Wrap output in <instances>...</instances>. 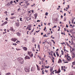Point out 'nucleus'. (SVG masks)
I'll return each mask as SVG.
<instances>
[{
	"mask_svg": "<svg viewBox=\"0 0 75 75\" xmlns=\"http://www.w3.org/2000/svg\"><path fill=\"white\" fill-rule=\"evenodd\" d=\"M23 49L24 51H26L27 50V48L26 47H23Z\"/></svg>",
	"mask_w": 75,
	"mask_h": 75,
	"instance_id": "obj_10",
	"label": "nucleus"
},
{
	"mask_svg": "<svg viewBox=\"0 0 75 75\" xmlns=\"http://www.w3.org/2000/svg\"><path fill=\"white\" fill-rule=\"evenodd\" d=\"M38 57H39V58L40 59V60L41 59V57H40V55H38Z\"/></svg>",
	"mask_w": 75,
	"mask_h": 75,
	"instance_id": "obj_29",
	"label": "nucleus"
},
{
	"mask_svg": "<svg viewBox=\"0 0 75 75\" xmlns=\"http://www.w3.org/2000/svg\"><path fill=\"white\" fill-rule=\"evenodd\" d=\"M64 21H66V18H64Z\"/></svg>",
	"mask_w": 75,
	"mask_h": 75,
	"instance_id": "obj_45",
	"label": "nucleus"
},
{
	"mask_svg": "<svg viewBox=\"0 0 75 75\" xmlns=\"http://www.w3.org/2000/svg\"><path fill=\"white\" fill-rule=\"evenodd\" d=\"M72 58H74V57H75V53H73V54H72Z\"/></svg>",
	"mask_w": 75,
	"mask_h": 75,
	"instance_id": "obj_15",
	"label": "nucleus"
},
{
	"mask_svg": "<svg viewBox=\"0 0 75 75\" xmlns=\"http://www.w3.org/2000/svg\"><path fill=\"white\" fill-rule=\"evenodd\" d=\"M59 73H58V71H56L55 72V74H58Z\"/></svg>",
	"mask_w": 75,
	"mask_h": 75,
	"instance_id": "obj_56",
	"label": "nucleus"
},
{
	"mask_svg": "<svg viewBox=\"0 0 75 75\" xmlns=\"http://www.w3.org/2000/svg\"><path fill=\"white\" fill-rule=\"evenodd\" d=\"M53 53H52V54H50L52 57V58H53V59L54 60V57H53V55L52 54Z\"/></svg>",
	"mask_w": 75,
	"mask_h": 75,
	"instance_id": "obj_25",
	"label": "nucleus"
},
{
	"mask_svg": "<svg viewBox=\"0 0 75 75\" xmlns=\"http://www.w3.org/2000/svg\"><path fill=\"white\" fill-rule=\"evenodd\" d=\"M65 63H68V62H64V63L65 64Z\"/></svg>",
	"mask_w": 75,
	"mask_h": 75,
	"instance_id": "obj_59",
	"label": "nucleus"
},
{
	"mask_svg": "<svg viewBox=\"0 0 75 75\" xmlns=\"http://www.w3.org/2000/svg\"><path fill=\"white\" fill-rule=\"evenodd\" d=\"M9 30H10L11 31H13L14 32L15 31V30H14V28H13V27H10V29H9Z\"/></svg>",
	"mask_w": 75,
	"mask_h": 75,
	"instance_id": "obj_4",
	"label": "nucleus"
},
{
	"mask_svg": "<svg viewBox=\"0 0 75 75\" xmlns=\"http://www.w3.org/2000/svg\"><path fill=\"white\" fill-rule=\"evenodd\" d=\"M49 67H50L49 66H48V67H47L46 66H45V68H48Z\"/></svg>",
	"mask_w": 75,
	"mask_h": 75,
	"instance_id": "obj_39",
	"label": "nucleus"
},
{
	"mask_svg": "<svg viewBox=\"0 0 75 75\" xmlns=\"http://www.w3.org/2000/svg\"><path fill=\"white\" fill-rule=\"evenodd\" d=\"M16 34L18 36H19V37H20V36H21V33H19V32L16 33Z\"/></svg>",
	"mask_w": 75,
	"mask_h": 75,
	"instance_id": "obj_13",
	"label": "nucleus"
},
{
	"mask_svg": "<svg viewBox=\"0 0 75 75\" xmlns=\"http://www.w3.org/2000/svg\"><path fill=\"white\" fill-rule=\"evenodd\" d=\"M52 62H54V60H53V59H52Z\"/></svg>",
	"mask_w": 75,
	"mask_h": 75,
	"instance_id": "obj_50",
	"label": "nucleus"
},
{
	"mask_svg": "<svg viewBox=\"0 0 75 75\" xmlns=\"http://www.w3.org/2000/svg\"><path fill=\"white\" fill-rule=\"evenodd\" d=\"M34 11H33V10H32V11H32V13H34Z\"/></svg>",
	"mask_w": 75,
	"mask_h": 75,
	"instance_id": "obj_58",
	"label": "nucleus"
},
{
	"mask_svg": "<svg viewBox=\"0 0 75 75\" xmlns=\"http://www.w3.org/2000/svg\"><path fill=\"white\" fill-rule=\"evenodd\" d=\"M10 4H7V6H10Z\"/></svg>",
	"mask_w": 75,
	"mask_h": 75,
	"instance_id": "obj_49",
	"label": "nucleus"
},
{
	"mask_svg": "<svg viewBox=\"0 0 75 75\" xmlns=\"http://www.w3.org/2000/svg\"><path fill=\"white\" fill-rule=\"evenodd\" d=\"M40 45L39 44H38V49H39V51H40Z\"/></svg>",
	"mask_w": 75,
	"mask_h": 75,
	"instance_id": "obj_20",
	"label": "nucleus"
},
{
	"mask_svg": "<svg viewBox=\"0 0 75 75\" xmlns=\"http://www.w3.org/2000/svg\"><path fill=\"white\" fill-rule=\"evenodd\" d=\"M34 28H33L32 30L31 31L30 33H33V32L34 31Z\"/></svg>",
	"mask_w": 75,
	"mask_h": 75,
	"instance_id": "obj_27",
	"label": "nucleus"
},
{
	"mask_svg": "<svg viewBox=\"0 0 75 75\" xmlns=\"http://www.w3.org/2000/svg\"><path fill=\"white\" fill-rule=\"evenodd\" d=\"M28 27L29 28H31V25H28Z\"/></svg>",
	"mask_w": 75,
	"mask_h": 75,
	"instance_id": "obj_31",
	"label": "nucleus"
},
{
	"mask_svg": "<svg viewBox=\"0 0 75 75\" xmlns=\"http://www.w3.org/2000/svg\"><path fill=\"white\" fill-rule=\"evenodd\" d=\"M18 40V39L16 38H12L11 39V40L12 41H14V42H15V41H16V40Z\"/></svg>",
	"mask_w": 75,
	"mask_h": 75,
	"instance_id": "obj_7",
	"label": "nucleus"
},
{
	"mask_svg": "<svg viewBox=\"0 0 75 75\" xmlns=\"http://www.w3.org/2000/svg\"><path fill=\"white\" fill-rule=\"evenodd\" d=\"M40 21H41L39 20H38L37 21V22H40Z\"/></svg>",
	"mask_w": 75,
	"mask_h": 75,
	"instance_id": "obj_48",
	"label": "nucleus"
},
{
	"mask_svg": "<svg viewBox=\"0 0 75 75\" xmlns=\"http://www.w3.org/2000/svg\"><path fill=\"white\" fill-rule=\"evenodd\" d=\"M74 23V19H73L72 21V23Z\"/></svg>",
	"mask_w": 75,
	"mask_h": 75,
	"instance_id": "obj_57",
	"label": "nucleus"
},
{
	"mask_svg": "<svg viewBox=\"0 0 75 75\" xmlns=\"http://www.w3.org/2000/svg\"><path fill=\"white\" fill-rule=\"evenodd\" d=\"M46 27H45V28L43 30L44 31H45V30H46Z\"/></svg>",
	"mask_w": 75,
	"mask_h": 75,
	"instance_id": "obj_33",
	"label": "nucleus"
},
{
	"mask_svg": "<svg viewBox=\"0 0 75 75\" xmlns=\"http://www.w3.org/2000/svg\"><path fill=\"white\" fill-rule=\"evenodd\" d=\"M8 22L7 21H5L4 23H3L1 25V26H3V25H6V24H7Z\"/></svg>",
	"mask_w": 75,
	"mask_h": 75,
	"instance_id": "obj_8",
	"label": "nucleus"
},
{
	"mask_svg": "<svg viewBox=\"0 0 75 75\" xmlns=\"http://www.w3.org/2000/svg\"><path fill=\"white\" fill-rule=\"evenodd\" d=\"M13 1H11L10 2V4H13Z\"/></svg>",
	"mask_w": 75,
	"mask_h": 75,
	"instance_id": "obj_36",
	"label": "nucleus"
},
{
	"mask_svg": "<svg viewBox=\"0 0 75 75\" xmlns=\"http://www.w3.org/2000/svg\"><path fill=\"white\" fill-rule=\"evenodd\" d=\"M60 13H63V12L62 11H60Z\"/></svg>",
	"mask_w": 75,
	"mask_h": 75,
	"instance_id": "obj_53",
	"label": "nucleus"
},
{
	"mask_svg": "<svg viewBox=\"0 0 75 75\" xmlns=\"http://www.w3.org/2000/svg\"><path fill=\"white\" fill-rule=\"evenodd\" d=\"M32 50L33 51H35V50H34V47L32 48Z\"/></svg>",
	"mask_w": 75,
	"mask_h": 75,
	"instance_id": "obj_38",
	"label": "nucleus"
},
{
	"mask_svg": "<svg viewBox=\"0 0 75 75\" xmlns=\"http://www.w3.org/2000/svg\"><path fill=\"white\" fill-rule=\"evenodd\" d=\"M40 30H38V31H36V33H38V32H40Z\"/></svg>",
	"mask_w": 75,
	"mask_h": 75,
	"instance_id": "obj_51",
	"label": "nucleus"
},
{
	"mask_svg": "<svg viewBox=\"0 0 75 75\" xmlns=\"http://www.w3.org/2000/svg\"><path fill=\"white\" fill-rule=\"evenodd\" d=\"M63 66H62L61 67V70H63Z\"/></svg>",
	"mask_w": 75,
	"mask_h": 75,
	"instance_id": "obj_41",
	"label": "nucleus"
},
{
	"mask_svg": "<svg viewBox=\"0 0 75 75\" xmlns=\"http://www.w3.org/2000/svg\"><path fill=\"white\" fill-rule=\"evenodd\" d=\"M17 45V44H16V43H15L14 45H15V46Z\"/></svg>",
	"mask_w": 75,
	"mask_h": 75,
	"instance_id": "obj_63",
	"label": "nucleus"
},
{
	"mask_svg": "<svg viewBox=\"0 0 75 75\" xmlns=\"http://www.w3.org/2000/svg\"><path fill=\"white\" fill-rule=\"evenodd\" d=\"M50 72H52V71H53V68L51 67L50 69Z\"/></svg>",
	"mask_w": 75,
	"mask_h": 75,
	"instance_id": "obj_16",
	"label": "nucleus"
},
{
	"mask_svg": "<svg viewBox=\"0 0 75 75\" xmlns=\"http://www.w3.org/2000/svg\"><path fill=\"white\" fill-rule=\"evenodd\" d=\"M28 5H30V4H29V3H27V5L28 6Z\"/></svg>",
	"mask_w": 75,
	"mask_h": 75,
	"instance_id": "obj_52",
	"label": "nucleus"
},
{
	"mask_svg": "<svg viewBox=\"0 0 75 75\" xmlns=\"http://www.w3.org/2000/svg\"><path fill=\"white\" fill-rule=\"evenodd\" d=\"M57 27V26L54 25L53 27V28H56Z\"/></svg>",
	"mask_w": 75,
	"mask_h": 75,
	"instance_id": "obj_43",
	"label": "nucleus"
},
{
	"mask_svg": "<svg viewBox=\"0 0 75 75\" xmlns=\"http://www.w3.org/2000/svg\"><path fill=\"white\" fill-rule=\"evenodd\" d=\"M18 60L19 62L21 63V64H23L24 62V60L23 58L21 57H19L18 58Z\"/></svg>",
	"mask_w": 75,
	"mask_h": 75,
	"instance_id": "obj_1",
	"label": "nucleus"
},
{
	"mask_svg": "<svg viewBox=\"0 0 75 75\" xmlns=\"http://www.w3.org/2000/svg\"><path fill=\"white\" fill-rule=\"evenodd\" d=\"M56 54L57 56L58 57H59V54H58V52H56Z\"/></svg>",
	"mask_w": 75,
	"mask_h": 75,
	"instance_id": "obj_24",
	"label": "nucleus"
},
{
	"mask_svg": "<svg viewBox=\"0 0 75 75\" xmlns=\"http://www.w3.org/2000/svg\"><path fill=\"white\" fill-rule=\"evenodd\" d=\"M25 70L26 72H30V68L26 67L25 68Z\"/></svg>",
	"mask_w": 75,
	"mask_h": 75,
	"instance_id": "obj_2",
	"label": "nucleus"
},
{
	"mask_svg": "<svg viewBox=\"0 0 75 75\" xmlns=\"http://www.w3.org/2000/svg\"><path fill=\"white\" fill-rule=\"evenodd\" d=\"M66 44L67 46H69V45L67 42H66Z\"/></svg>",
	"mask_w": 75,
	"mask_h": 75,
	"instance_id": "obj_30",
	"label": "nucleus"
},
{
	"mask_svg": "<svg viewBox=\"0 0 75 75\" xmlns=\"http://www.w3.org/2000/svg\"><path fill=\"white\" fill-rule=\"evenodd\" d=\"M16 50H17V51H19V50H20L21 49H20L16 48Z\"/></svg>",
	"mask_w": 75,
	"mask_h": 75,
	"instance_id": "obj_35",
	"label": "nucleus"
},
{
	"mask_svg": "<svg viewBox=\"0 0 75 75\" xmlns=\"http://www.w3.org/2000/svg\"><path fill=\"white\" fill-rule=\"evenodd\" d=\"M16 17L14 16H12L10 18V19H14V18H15Z\"/></svg>",
	"mask_w": 75,
	"mask_h": 75,
	"instance_id": "obj_19",
	"label": "nucleus"
},
{
	"mask_svg": "<svg viewBox=\"0 0 75 75\" xmlns=\"http://www.w3.org/2000/svg\"><path fill=\"white\" fill-rule=\"evenodd\" d=\"M30 59V57L28 56H26L25 57V59Z\"/></svg>",
	"mask_w": 75,
	"mask_h": 75,
	"instance_id": "obj_5",
	"label": "nucleus"
},
{
	"mask_svg": "<svg viewBox=\"0 0 75 75\" xmlns=\"http://www.w3.org/2000/svg\"><path fill=\"white\" fill-rule=\"evenodd\" d=\"M57 72L59 73L61 72V70H60V69H58Z\"/></svg>",
	"mask_w": 75,
	"mask_h": 75,
	"instance_id": "obj_23",
	"label": "nucleus"
},
{
	"mask_svg": "<svg viewBox=\"0 0 75 75\" xmlns=\"http://www.w3.org/2000/svg\"><path fill=\"white\" fill-rule=\"evenodd\" d=\"M42 74H44V70H43L42 71Z\"/></svg>",
	"mask_w": 75,
	"mask_h": 75,
	"instance_id": "obj_26",
	"label": "nucleus"
},
{
	"mask_svg": "<svg viewBox=\"0 0 75 75\" xmlns=\"http://www.w3.org/2000/svg\"><path fill=\"white\" fill-rule=\"evenodd\" d=\"M48 12H46L45 14V15L46 16H48Z\"/></svg>",
	"mask_w": 75,
	"mask_h": 75,
	"instance_id": "obj_37",
	"label": "nucleus"
},
{
	"mask_svg": "<svg viewBox=\"0 0 75 75\" xmlns=\"http://www.w3.org/2000/svg\"><path fill=\"white\" fill-rule=\"evenodd\" d=\"M32 54V52H28V54H29V55H30L31 54Z\"/></svg>",
	"mask_w": 75,
	"mask_h": 75,
	"instance_id": "obj_17",
	"label": "nucleus"
},
{
	"mask_svg": "<svg viewBox=\"0 0 75 75\" xmlns=\"http://www.w3.org/2000/svg\"><path fill=\"white\" fill-rule=\"evenodd\" d=\"M20 21H23V20H22V18H20Z\"/></svg>",
	"mask_w": 75,
	"mask_h": 75,
	"instance_id": "obj_34",
	"label": "nucleus"
},
{
	"mask_svg": "<svg viewBox=\"0 0 75 75\" xmlns=\"http://www.w3.org/2000/svg\"><path fill=\"white\" fill-rule=\"evenodd\" d=\"M46 35H46V34H45L44 35H43V36H44V37H46Z\"/></svg>",
	"mask_w": 75,
	"mask_h": 75,
	"instance_id": "obj_60",
	"label": "nucleus"
},
{
	"mask_svg": "<svg viewBox=\"0 0 75 75\" xmlns=\"http://www.w3.org/2000/svg\"><path fill=\"white\" fill-rule=\"evenodd\" d=\"M36 67H37V70L38 71H40V69H41V68L38 65L36 64Z\"/></svg>",
	"mask_w": 75,
	"mask_h": 75,
	"instance_id": "obj_6",
	"label": "nucleus"
},
{
	"mask_svg": "<svg viewBox=\"0 0 75 75\" xmlns=\"http://www.w3.org/2000/svg\"><path fill=\"white\" fill-rule=\"evenodd\" d=\"M61 44H62V45L65 44V42H63V43H61Z\"/></svg>",
	"mask_w": 75,
	"mask_h": 75,
	"instance_id": "obj_46",
	"label": "nucleus"
},
{
	"mask_svg": "<svg viewBox=\"0 0 75 75\" xmlns=\"http://www.w3.org/2000/svg\"><path fill=\"white\" fill-rule=\"evenodd\" d=\"M16 2H18L19 0H16Z\"/></svg>",
	"mask_w": 75,
	"mask_h": 75,
	"instance_id": "obj_55",
	"label": "nucleus"
},
{
	"mask_svg": "<svg viewBox=\"0 0 75 75\" xmlns=\"http://www.w3.org/2000/svg\"><path fill=\"white\" fill-rule=\"evenodd\" d=\"M64 16H66V13H64Z\"/></svg>",
	"mask_w": 75,
	"mask_h": 75,
	"instance_id": "obj_61",
	"label": "nucleus"
},
{
	"mask_svg": "<svg viewBox=\"0 0 75 75\" xmlns=\"http://www.w3.org/2000/svg\"><path fill=\"white\" fill-rule=\"evenodd\" d=\"M27 6H25L24 7V8H27Z\"/></svg>",
	"mask_w": 75,
	"mask_h": 75,
	"instance_id": "obj_62",
	"label": "nucleus"
},
{
	"mask_svg": "<svg viewBox=\"0 0 75 75\" xmlns=\"http://www.w3.org/2000/svg\"><path fill=\"white\" fill-rule=\"evenodd\" d=\"M66 27H67V28H68V25H66Z\"/></svg>",
	"mask_w": 75,
	"mask_h": 75,
	"instance_id": "obj_54",
	"label": "nucleus"
},
{
	"mask_svg": "<svg viewBox=\"0 0 75 75\" xmlns=\"http://www.w3.org/2000/svg\"><path fill=\"white\" fill-rule=\"evenodd\" d=\"M67 60L68 61H70V59H71V58L70 57V56H68V54H67Z\"/></svg>",
	"mask_w": 75,
	"mask_h": 75,
	"instance_id": "obj_3",
	"label": "nucleus"
},
{
	"mask_svg": "<svg viewBox=\"0 0 75 75\" xmlns=\"http://www.w3.org/2000/svg\"><path fill=\"white\" fill-rule=\"evenodd\" d=\"M15 25L17 26V27H18L20 25V23L19 22H17L15 23Z\"/></svg>",
	"mask_w": 75,
	"mask_h": 75,
	"instance_id": "obj_9",
	"label": "nucleus"
},
{
	"mask_svg": "<svg viewBox=\"0 0 75 75\" xmlns=\"http://www.w3.org/2000/svg\"><path fill=\"white\" fill-rule=\"evenodd\" d=\"M29 56H30V58H32V57H33V54L32 53L31 54L29 55Z\"/></svg>",
	"mask_w": 75,
	"mask_h": 75,
	"instance_id": "obj_18",
	"label": "nucleus"
},
{
	"mask_svg": "<svg viewBox=\"0 0 75 75\" xmlns=\"http://www.w3.org/2000/svg\"><path fill=\"white\" fill-rule=\"evenodd\" d=\"M58 62V63H61V62H62V60H61V59H59Z\"/></svg>",
	"mask_w": 75,
	"mask_h": 75,
	"instance_id": "obj_14",
	"label": "nucleus"
},
{
	"mask_svg": "<svg viewBox=\"0 0 75 75\" xmlns=\"http://www.w3.org/2000/svg\"><path fill=\"white\" fill-rule=\"evenodd\" d=\"M52 53H53V52L52 51H51L50 52H49V55H51Z\"/></svg>",
	"mask_w": 75,
	"mask_h": 75,
	"instance_id": "obj_22",
	"label": "nucleus"
},
{
	"mask_svg": "<svg viewBox=\"0 0 75 75\" xmlns=\"http://www.w3.org/2000/svg\"><path fill=\"white\" fill-rule=\"evenodd\" d=\"M4 13L5 14H7V11H6L5 12H4Z\"/></svg>",
	"mask_w": 75,
	"mask_h": 75,
	"instance_id": "obj_40",
	"label": "nucleus"
},
{
	"mask_svg": "<svg viewBox=\"0 0 75 75\" xmlns=\"http://www.w3.org/2000/svg\"><path fill=\"white\" fill-rule=\"evenodd\" d=\"M14 13H11V15H12V16H13V15H14Z\"/></svg>",
	"mask_w": 75,
	"mask_h": 75,
	"instance_id": "obj_64",
	"label": "nucleus"
},
{
	"mask_svg": "<svg viewBox=\"0 0 75 75\" xmlns=\"http://www.w3.org/2000/svg\"><path fill=\"white\" fill-rule=\"evenodd\" d=\"M53 55L55 57H56V55L55 54V53H53Z\"/></svg>",
	"mask_w": 75,
	"mask_h": 75,
	"instance_id": "obj_32",
	"label": "nucleus"
},
{
	"mask_svg": "<svg viewBox=\"0 0 75 75\" xmlns=\"http://www.w3.org/2000/svg\"><path fill=\"white\" fill-rule=\"evenodd\" d=\"M52 74H53V73L52 72L50 73V75H52Z\"/></svg>",
	"mask_w": 75,
	"mask_h": 75,
	"instance_id": "obj_44",
	"label": "nucleus"
},
{
	"mask_svg": "<svg viewBox=\"0 0 75 75\" xmlns=\"http://www.w3.org/2000/svg\"><path fill=\"white\" fill-rule=\"evenodd\" d=\"M61 18H62H62H63V16H62V15H61Z\"/></svg>",
	"mask_w": 75,
	"mask_h": 75,
	"instance_id": "obj_47",
	"label": "nucleus"
},
{
	"mask_svg": "<svg viewBox=\"0 0 75 75\" xmlns=\"http://www.w3.org/2000/svg\"><path fill=\"white\" fill-rule=\"evenodd\" d=\"M34 16H35V19H36V18H37V17L38 16V13H35L34 15Z\"/></svg>",
	"mask_w": 75,
	"mask_h": 75,
	"instance_id": "obj_12",
	"label": "nucleus"
},
{
	"mask_svg": "<svg viewBox=\"0 0 75 75\" xmlns=\"http://www.w3.org/2000/svg\"><path fill=\"white\" fill-rule=\"evenodd\" d=\"M6 75H11V73H6L5 74Z\"/></svg>",
	"mask_w": 75,
	"mask_h": 75,
	"instance_id": "obj_21",
	"label": "nucleus"
},
{
	"mask_svg": "<svg viewBox=\"0 0 75 75\" xmlns=\"http://www.w3.org/2000/svg\"><path fill=\"white\" fill-rule=\"evenodd\" d=\"M54 72H55V70H54L52 72H53V75H54Z\"/></svg>",
	"mask_w": 75,
	"mask_h": 75,
	"instance_id": "obj_42",
	"label": "nucleus"
},
{
	"mask_svg": "<svg viewBox=\"0 0 75 75\" xmlns=\"http://www.w3.org/2000/svg\"><path fill=\"white\" fill-rule=\"evenodd\" d=\"M35 70V69L34 67H32L31 69V71H34Z\"/></svg>",
	"mask_w": 75,
	"mask_h": 75,
	"instance_id": "obj_11",
	"label": "nucleus"
},
{
	"mask_svg": "<svg viewBox=\"0 0 75 75\" xmlns=\"http://www.w3.org/2000/svg\"><path fill=\"white\" fill-rule=\"evenodd\" d=\"M61 52H62V55H63L64 54V51H62V50L61 51Z\"/></svg>",
	"mask_w": 75,
	"mask_h": 75,
	"instance_id": "obj_28",
	"label": "nucleus"
}]
</instances>
